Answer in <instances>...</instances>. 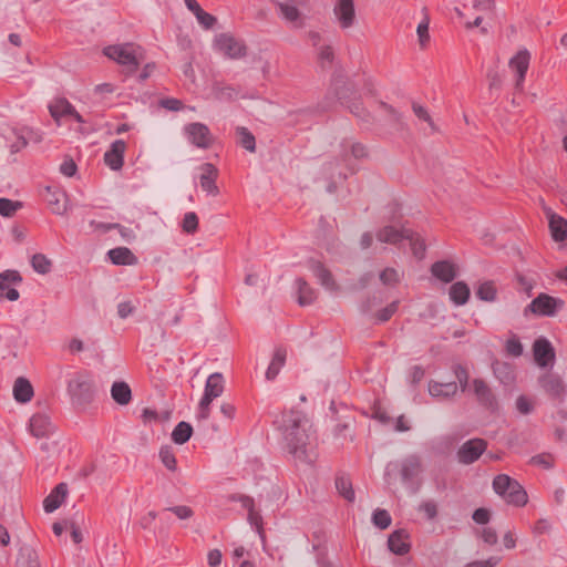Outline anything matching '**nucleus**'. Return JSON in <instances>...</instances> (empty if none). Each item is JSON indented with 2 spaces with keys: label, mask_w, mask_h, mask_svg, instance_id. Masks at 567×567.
Wrapping results in <instances>:
<instances>
[{
  "label": "nucleus",
  "mask_w": 567,
  "mask_h": 567,
  "mask_svg": "<svg viewBox=\"0 0 567 567\" xmlns=\"http://www.w3.org/2000/svg\"><path fill=\"white\" fill-rule=\"evenodd\" d=\"M280 427L289 454L301 462L311 461L309 447L311 446L312 424L307 415L298 410L284 412Z\"/></svg>",
  "instance_id": "obj_1"
},
{
  "label": "nucleus",
  "mask_w": 567,
  "mask_h": 567,
  "mask_svg": "<svg viewBox=\"0 0 567 567\" xmlns=\"http://www.w3.org/2000/svg\"><path fill=\"white\" fill-rule=\"evenodd\" d=\"M103 53L122 65L128 74L134 73L144 60L143 49L134 43L109 45L104 48Z\"/></svg>",
  "instance_id": "obj_2"
},
{
  "label": "nucleus",
  "mask_w": 567,
  "mask_h": 567,
  "mask_svg": "<svg viewBox=\"0 0 567 567\" xmlns=\"http://www.w3.org/2000/svg\"><path fill=\"white\" fill-rule=\"evenodd\" d=\"M493 489L509 505L523 507L528 502L525 488L507 474H498L494 477Z\"/></svg>",
  "instance_id": "obj_3"
},
{
  "label": "nucleus",
  "mask_w": 567,
  "mask_h": 567,
  "mask_svg": "<svg viewBox=\"0 0 567 567\" xmlns=\"http://www.w3.org/2000/svg\"><path fill=\"white\" fill-rule=\"evenodd\" d=\"M224 392V378L220 373L210 374L205 383L204 394L198 404L197 417L207 420L210 415L212 402Z\"/></svg>",
  "instance_id": "obj_4"
},
{
  "label": "nucleus",
  "mask_w": 567,
  "mask_h": 567,
  "mask_svg": "<svg viewBox=\"0 0 567 567\" xmlns=\"http://www.w3.org/2000/svg\"><path fill=\"white\" fill-rule=\"evenodd\" d=\"M68 393L73 403L78 405L89 404L94 398L93 381L86 373H76L68 382Z\"/></svg>",
  "instance_id": "obj_5"
},
{
  "label": "nucleus",
  "mask_w": 567,
  "mask_h": 567,
  "mask_svg": "<svg viewBox=\"0 0 567 567\" xmlns=\"http://www.w3.org/2000/svg\"><path fill=\"white\" fill-rule=\"evenodd\" d=\"M214 49L231 60L245 58L248 51L245 42L230 33H219L215 35Z\"/></svg>",
  "instance_id": "obj_6"
},
{
  "label": "nucleus",
  "mask_w": 567,
  "mask_h": 567,
  "mask_svg": "<svg viewBox=\"0 0 567 567\" xmlns=\"http://www.w3.org/2000/svg\"><path fill=\"white\" fill-rule=\"evenodd\" d=\"M563 306L561 299L542 292L526 307L525 313L529 311L540 317H554Z\"/></svg>",
  "instance_id": "obj_7"
},
{
  "label": "nucleus",
  "mask_w": 567,
  "mask_h": 567,
  "mask_svg": "<svg viewBox=\"0 0 567 567\" xmlns=\"http://www.w3.org/2000/svg\"><path fill=\"white\" fill-rule=\"evenodd\" d=\"M530 52L527 49H520L514 56L508 61V68L515 73V90L518 92L524 91V83L527 71L530 64Z\"/></svg>",
  "instance_id": "obj_8"
},
{
  "label": "nucleus",
  "mask_w": 567,
  "mask_h": 567,
  "mask_svg": "<svg viewBox=\"0 0 567 567\" xmlns=\"http://www.w3.org/2000/svg\"><path fill=\"white\" fill-rule=\"evenodd\" d=\"M184 133L190 144L198 148H209L214 143V137L207 125L195 122L185 125Z\"/></svg>",
  "instance_id": "obj_9"
},
{
  "label": "nucleus",
  "mask_w": 567,
  "mask_h": 567,
  "mask_svg": "<svg viewBox=\"0 0 567 567\" xmlns=\"http://www.w3.org/2000/svg\"><path fill=\"white\" fill-rule=\"evenodd\" d=\"M309 0L276 1L279 16L296 28L303 27V19L298 7H306Z\"/></svg>",
  "instance_id": "obj_10"
},
{
  "label": "nucleus",
  "mask_w": 567,
  "mask_h": 567,
  "mask_svg": "<svg viewBox=\"0 0 567 567\" xmlns=\"http://www.w3.org/2000/svg\"><path fill=\"white\" fill-rule=\"evenodd\" d=\"M539 386L542 390L551 399L561 402L566 394V385L563 379L551 372L544 373L538 379Z\"/></svg>",
  "instance_id": "obj_11"
},
{
  "label": "nucleus",
  "mask_w": 567,
  "mask_h": 567,
  "mask_svg": "<svg viewBox=\"0 0 567 567\" xmlns=\"http://www.w3.org/2000/svg\"><path fill=\"white\" fill-rule=\"evenodd\" d=\"M487 442L483 439H471L462 444L457 451V458L462 464H472L486 451Z\"/></svg>",
  "instance_id": "obj_12"
},
{
  "label": "nucleus",
  "mask_w": 567,
  "mask_h": 567,
  "mask_svg": "<svg viewBox=\"0 0 567 567\" xmlns=\"http://www.w3.org/2000/svg\"><path fill=\"white\" fill-rule=\"evenodd\" d=\"M333 16L342 30L350 29L355 22L354 0H337Z\"/></svg>",
  "instance_id": "obj_13"
},
{
  "label": "nucleus",
  "mask_w": 567,
  "mask_h": 567,
  "mask_svg": "<svg viewBox=\"0 0 567 567\" xmlns=\"http://www.w3.org/2000/svg\"><path fill=\"white\" fill-rule=\"evenodd\" d=\"M43 197L53 214H65L68 209V195L63 189L58 186H47Z\"/></svg>",
  "instance_id": "obj_14"
},
{
  "label": "nucleus",
  "mask_w": 567,
  "mask_h": 567,
  "mask_svg": "<svg viewBox=\"0 0 567 567\" xmlns=\"http://www.w3.org/2000/svg\"><path fill=\"white\" fill-rule=\"evenodd\" d=\"M473 393L477 402L491 411H495L498 406L495 394L483 379H474L472 381Z\"/></svg>",
  "instance_id": "obj_15"
},
{
  "label": "nucleus",
  "mask_w": 567,
  "mask_h": 567,
  "mask_svg": "<svg viewBox=\"0 0 567 567\" xmlns=\"http://www.w3.org/2000/svg\"><path fill=\"white\" fill-rule=\"evenodd\" d=\"M22 278L16 270H6L0 274V299H8L16 301L19 299V291L16 288H11L12 284L21 282Z\"/></svg>",
  "instance_id": "obj_16"
},
{
  "label": "nucleus",
  "mask_w": 567,
  "mask_h": 567,
  "mask_svg": "<svg viewBox=\"0 0 567 567\" xmlns=\"http://www.w3.org/2000/svg\"><path fill=\"white\" fill-rule=\"evenodd\" d=\"M199 171V185L202 189L209 195H218L219 189L216 185V181L218 178L217 167L212 163H204L200 165Z\"/></svg>",
  "instance_id": "obj_17"
},
{
  "label": "nucleus",
  "mask_w": 567,
  "mask_h": 567,
  "mask_svg": "<svg viewBox=\"0 0 567 567\" xmlns=\"http://www.w3.org/2000/svg\"><path fill=\"white\" fill-rule=\"evenodd\" d=\"M388 547L391 553L403 556L411 550L410 534L406 529H396L389 535Z\"/></svg>",
  "instance_id": "obj_18"
},
{
  "label": "nucleus",
  "mask_w": 567,
  "mask_h": 567,
  "mask_svg": "<svg viewBox=\"0 0 567 567\" xmlns=\"http://www.w3.org/2000/svg\"><path fill=\"white\" fill-rule=\"evenodd\" d=\"M126 143L123 140L114 141L104 154V163L112 171H120L124 164Z\"/></svg>",
  "instance_id": "obj_19"
},
{
  "label": "nucleus",
  "mask_w": 567,
  "mask_h": 567,
  "mask_svg": "<svg viewBox=\"0 0 567 567\" xmlns=\"http://www.w3.org/2000/svg\"><path fill=\"white\" fill-rule=\"evenodd\" d=\"M534 359L536 363L545 368L555 360V351L551 343L545 338H538L533 344Z\"/></svg>",
  "instance_id": "obj_20"
},
{
  "label": "nucleus",
  "mask_w": 567,
  "mask_h": 567,
  "mask_svg": "<svg viewBox=\"0 0 567 567\" xmlns=\"http://www.w3.org/2000/svg\"><path fill=\"white\" fill-rule=\"evenodd\" d=\"M429 393L431 396L440 400H447L453 398L458 390V385L456 382H437L431 380L429 382Z\"/></svg>",
  "instance_id": "obj_21"
},
{
  "label": "nucleus",
  "mask_w": 567,
  "mask_h": 567,
  "mask_svg": "<svg viewBox=\"0 0 567 567\" xmlns=\"http://www.w3.org/2000/svg\"><path fill=\"white\" fill-rule=\"evenodd\" d=\"M310 269L319 280L322 287L330 291H337L339 289L336 280L333 279L330 270L320 261L312 260L310 262Z\"/></svg>",
  "instance_id": "obj_22"
},
{
  "label": "nucleus",
  "mask_w": 567,
  "mask_h": 567,
  "mask_svg": "<svg viewBox=\"0 0 567 567\" xmlns=\"http://www.w3.org/2000/svg\"><path fill=\"white\" fill-rule=\"evenodd\" d=\"M68 495L66 483H59L43 501V508L47 513L58 509Z\"/></svg>",
  "instance_id": "obj_23"
},
{
  "label": "nucleus",
  "mask_w": 567,
  "mask_h": 567,
  "mask_svg": "<svg viewBox=\"0 0 567 567\" xmlns=\"http://www.w3.org/2000/svg\"><path fill=\"white\" fill-rule=\"evenodd\" d=\"M432 275L443 282H451L456 278L455 265L447 260L436 261L431 267Z\"/></svg>",
  "instance_id": "obj_24"
},
{
  "label": "nucleus",
  "mask_w": 567,
  "mask_h": 567,
  "mask_svg": "<svg viewBox=\"0 0 567 567\" xmlns=\"http://www.w3.org/2000/svg\"><path fill=\"white\" fill-rule=\"evenodd\" d=\"M422 470L421 460L416 455H410L401 463V477L403 482H410L420 474Z\"/></svg>",
  "instance_id": "obj_25"
},
{
  "label": "nucleus",
  "mask_w": 567,
  "mask_h": 567,
  "mask_svg": "<svg viewBox=\"0 0 567 567\" xmlns=\"http://www.w3.org/2000/svg\"><path fill=\"white\" fill-rule=\"evenodd\" d=\"M548 219L553 239L557 243L565 241L567 239V219L554 213L549 214Z\"/></svg>",
  "instance_id": "obj_26"
},
{
  "label": "nucleus",
  "mask_w": 567,
  "mask_h": 567,
  "mask_svg": "<svg viewBox=\"0 0 567 567\" xmlns=\"http://www.w3.org/2000/svg\"><path fill=\"white\" fill-rule=\"evenodd\" d=\"M34 391L31 382L19 377L13 384V396L17 402L27 403L33 398Z\"/></svg>",
  "instance_id": "obj_27"
},
{
  "label": "nucleus",
  "mask_w": 567,
  "mask_h": 567,
  "mask_svg": "<svg viewBox=\"0 0 567 567\" xmlns=\"http://www.w3.org/2000/svg\"><path fill=\"white\" fill-rule=\"evenodd\" d=\"M286 358H287V350L285 348L278 347L275 349L274 357H272L270 364L266 371L267 380L272 381L277 378L281 368L286 363Z\"/></svg>",
  "instance_id": "obj_28"
},
{
  "label": "nucleus",
  "mask_w": 567,
  "mask_h": 567,
  "mask_svg": "<svg viewBox=\"0 0 567 567\" xmlns=\"http://www.w3.org/2000/svg\"><path fill=\"white\" fill-rule=\"evenodd\" d=\"M29 426L33 436L44 437L51 431V421L49 416L38 413L30 419Z\"/></svg>",
  "instance_id": "obj_29"
},
{
  "label": "nucleus",
  "mask_w": 567,
  "mask_h": 567,
  "mask_svg": "<svg viewBox=\"0 0 567 567\" xmlns=\"http://www.w3.org/2000/svg\"><path fill=\"white\" fill-rule=\"evenodd\" d=\"M408 229H398L393 226H385L378 230L377 239L384 244L396 245L405 237Z\"/></svg>",
  "instance_id": "obj_30"
},
{
  "label": "nucleus",
  "mask_w": 567,
  "mask_h": 567,
  "mask_svg": "<svg viewBox=\"0 0 567 567\" xmlns=\"http://www.w3.org/2000/svg\"><path fill=\"white\" fill-rule=\"evenodd\" d=\"M110 260L114 265H134L137 261L135 255L127 247H116L107 252Z\"/></svg>",
  "instance_id": "obj_31"
},
{
  "label": "nucleus",
  "mask_w": 567,
  "mask_h": 567,
  "mask_svg": "<svg viewBox=\"0 0 567 567\" xmlns=\"http://www.w3.org/2000/svg\"><path fill=\"white\" fill-rule=\"evenodd\" d=\"M49 111L54 121L59 123L62 117L70 116L74 112V106L65 97H59L49 105Z\"/></svg>",
  "instance_id": "obj_32"
},
{
  "label": "nucleus",
  "mask_w": 567,
  "mask_h": 567,
  "mask_svg": "<svg viewBox=\"0 0 567 567\" xmlns=\"http://www.w3.org/2000/svg\"><path fill=\"white\" fill-rule=\"evenodd\" d=\"M111 396L120 405H127L132 400L130 385L124 381H115L111 386Z\"/></svg>",
  "instance_id": "obj_33"
},
{
  "label": "nucleus",
  "mask_w": 567,
  "mask_h": 567,
  "mask_svg": "<svg viewBox=\"0 0 567 567\" xmlns=\"http://www.w3.org/2000/svg\"><path fill=\"white\" fill-rule=\"evenodd\" d=\"M449 295L455 306H463L468 301L471 290L467 284L457 281L450 287Z\"/></svg>",
  "instance_id": "obj_34"
},
{
  "label": "nucleus",
  "mask_w": 567,
  "mask_h": 567,
  "mask_svg": "<svg viewBox=\"0 0 567 567\" xmlns=\"http://www.w3.org/2000/svg\"><path fill=\"white\" fill-rule=\"evenodd\" d=\"M296 286L298 289V303L300 306L303 307V306L311 305L316 300V298H317L316 290L313 288H311L305 279H302V278L296 279Z\"/></svg>",
  "instance_id": "obj_35"
},
{
  "label": "nucleus",
  "mask_w": 567,
  "mask_h": 567,
  "mask_svg": "<svg viewBox=\"0 0 567 567\" xmlns=\"http://www.w3.org/2000/svg\"><path fill=\"white\" fill-rule=\"evenodd\" d=\"M404 239L410 241V246L414 256L417 258H423L426 249L424 239L417 233H414L411 229L406 230Z\"/></svg>",
  "instance_id": "obj_36"
},
{
  "label": "nucleus",
  "mask_w": 567,
  "mask_h": 567,
  "mask_svg": "<svg viewBox=\"0 0 567 567\" xmlns=\"http://www.w3.org/2000/svg\"><path fill=\"white\" fill-rule=\"evenodd\" d=\"M193 434V427L189 423L179 422L172 432V440L176 444L186 443Z\"/></svg>",
  "instance_id": "obj_37"
},
{
  "label": "nucleus",
  "mask_w": 567,
  "mask_h": 567,
  "mask_svg": "<svg viewBox=\"0 0 567 567\" xmlns=\"http://www.w3.org/2000/svg\"><path fill=\"white\" fill-rule=\"evenodd\" d=\"M16 567H40L38 555L33 549H21L16 561Z\"/></svg>",
  "instance_id": "obj_38"
},
{
  "label": "nucleus",
  "mask_w": 567,
  "mask_h": 567,
  "mask_svg": "<svg viewBox=\"0 0 567 567\" xmlns=\"http://www.w3.org/2000/svg\"><path fill=\"white\" fill-rule=\"evenodd\" d=\"M476 296L483 301H495L497 297V288L494 281L488 280L481 284L476 290Z\"/></svg>",
  "instance_id": "obj_39"
},
{
  "label": "nucleus",
  "mask_w": 567,
  "mask_h": 567,
  "mask_svg": "<svg viewBox=\"0 0 567 567\" xmlns=\"http://www.w3.org/2000/svg\"><path fill=\"white\" fill-rule=\"evenodd\" d=\"M236 133L238 136L239 145L246 148L247 151L254 153L256 151V140L252 133L244 126L237 127Z\"/></svg>",
  "instance_id": "obj_40"
},
{
  "label": "nucleus",
  "mask_w": 567,
  "mask_h": 567,
  "mask_svg": "<svg viewBox=\"0 0 567 567\" xmlns=\"http://www.w3.org/2000/svg\"><path fill=\"white\" fill-rule=\"evenodd\" d=\"M336 488L338 493L348 502H353L355 494L352 488V483L348 477L338 476L336 478Z\"/></svg>",
  "instance_id": "obj_41"
},
{
  "label": "nucleus",
  "mask_w": 567,
  "mask_h": 567,
  "mask_svg": "<svg viewBox=\"0 0 567 567\" xmlns=\"http://www.w3.org/2000/svg\"><path fill=\"white\" fill-rule=\"evenodd\" d=\"M31 265L34 271L41 275L49 274L52 268L51 260L43 254H34L31 258Z\"/></svg>",
  "instance_id": "obj_42"
},
{
  "label": "nucleus",
  "mask_w": 567,
  "mask_h": 567,
  "mask_svg": "<svg viewBox=\"0 0 567 567\" xmlns=\"http://www.w3.org/2000/svg\"><path fill=\"white\" fill-rule=\"evenodd\" d=\"M159 458L164 466L174 472L177 468V461L173 449L169 445L162 446L159 450Z\"/></svg>",
  "instance_id": "obj_43"
},
{
  "label": "nucleus",
  "mask_w": 567,
  "mask_h": 567,
  "mask_svg": "<svg viewBox=\"0 0 567 567\" xmlns=\"http://www.w3.org/2000/svg\"><path fill=\"white\" fill-rule=\"evenodd\" d=\"M372 523L380 529H386L391 525L392 518L386 509L377 508L372 514Z\"/></svg>",
  "instance_id": "obj_44"
},
{
  "label": "nucleus",
  "mask_w": 567,
  "mask_h": 567,
  "mask_svg": "<svg viewBox=\"0 0 567 567\" xmlns=\"http://www.w3.org/2000/svg\"><path fill=\"white\" fill-rule=\"evenodd\" d=\"M530 464L539 466L544 470H550L555 466L556 458L551 453H540L530 458Z\"/></svg>",
  "instance_id": "obj_45"
},
{
  "label": "nucleus",
  "mask_w": 567,
  "mask_h": 567,
  "mask_svg": "<svg viewBox=\"0 0 567 567\" xmlns=\"http://www.w3.org/2000/svg\"><path fill=\"white\" fill-rule=\"evenodd\" d=\"M22 207V203L19 200H12L9 198H0V215L3 217H11Z\"/></svg>",
  "instance_id": "obj_46"
},
{
  "label": "nucleus",
  "mask_w": 567,
  "mask_h": 567,
  "mask_svg": "<svg viewBox=\"0 0 567 567\" xmlns=\"http://www.w3.org/2000/svg\"><path fill=\"white\" fill-rule=\"evenodd\" d=\"M198 23L205 29V30H210L215 27V24L217 23V18L208 12H206L205 10H203V8L198 9L196 12L193 13Z\"/></svg>",
  "instance_id": "obj_47"
},
{
  "label": "nucleus",
  "mask_w": 567,
  "mask_h": 567,
  "mask_svg": "<svg viewBox=\"0 0 567 567\" xmlns=\"http://www.w3.org/2000/svg\"><path fill=\"white\" fill-rule=\"evenodd\" d=\"M429 24H430V19L425 14L423 20L419 23L417 29H416L419 43L422 49L426 48V45L430 42Z\"/></svg>",
  "instance_id": "obj_48"
},
{
  "label": "nucleus",
  "mask_w": 567,
  "mask_h": 567,
  "mask_svg": "<svg viewBox=\"0 0 567 567\" xmlns=\"http://www.w3.org/2000/svg\"><path fill=\"white\" fill-rule=\"evenodd\" d=\"M399 309V300L392 301L390 305L384 307L383 309L379 310L375 313V319L378 322H386L389 321L392 316L398 311Z\"/></svg>",
  "instance_id": "obj_49"
},
{
  "label": "nucleus",
  "mask_w": 567,
  "mask_h": 567,
  "mask_svg": "<svg viewBox=\"0 0 567 567\" xmlns=\"http://www.w3.org/2000/svg\"><path fill=\"white\" fill-rule=\"evenodd\" d=\"M182 228L187 234H194L196 233L198 228V217L196 213L188 212L184 215L183 221H182Z\"/></svg>",
  "instance_id": "obj_50"
},
{
  "label": "nucleus",
  "mask_w": 567,
  "mask_h": 567,
  "mask_svg": "<svg viewBox=\"0 0 567 567\" xmlns=\"http://www.w3.org/2000/svg\"><path fill=\"white\" fill-rule=\"evenodd\" d=\"M453 371H454V374L458 381V386L460 389L464 392L466 391V389L468 388V380H470V375H468V371L465 367L461 365V364H455L453 367Z\"/></svg>",
  "instance_id": "obj_51"
},
{
  "label": "nucleus",
  "mask_w": 567,
  "mask_h": 567,
  "mask_svg": "<svg viewBox=\"0 0 567 567\" xmlns=\"http://www.w3.org/2000/svg\"><path fill=\"white\" fill-rule=\"evenodd\" d=\"M534 408L535 404L530 398L526 395H519L516 399V409L520 414L527 415L534 411Z\"/></svg>",
  "instance_id": "obj_52"
},
{
  "label": "nucleus",
  "mask_w": 567,
  "mask_h": 567,
  "mask_svg": "<svg viewBox=\"0 0 567 567\" xmlns=\"http://www.w3.org/2000/svg\"><path fill=\"white\" fill-rule=\"evenodd\" d=\"M165 511L172 512L179 519H189L194 516V511L186 505L168 507Z\"/></svg>",
  "instance_id": "obj_53"
},
{
  "label": "nucleus",
  "mask_w": 567,
  "mask_h": 567,
  "mask_svg": "<svg viewBox=\"0 0 567 567\" xmlns=\"http://www.w3.org/2000/svg\"><path fill=\"white\" fill-rule=\"evenodd\" d=\"M419 511L424 513L429 520H432L437 516V505L434 501H425L421 503Z\"/></svg>",
  "instance_id": "obj_54"
},
{
  "label": "nucleus",
  "mask_w": 567,
  "mask_h": 567,
  "mask_svg": "<svg viewBox=\"0 0 567 567\" xmlns=\"http://www.w3.org/2000/svg\"><path fill=\"white\" fill-rule=\"evenodd\" d=\"M380 280L384 285H393L399 281V274L394 268H385L380 274Z\"/></svg>",
  "instance_id": "obj_55"
},
{
  "label": "nucleus",
  "mask_w": 567,
  "mask_h": 567,
  "mask_svg": "<svg viewBox=\"0 0 567 567\" xmlns=\"http://www.w3.org/2000/svg\"><path fill=\"white\" fill-rule=\"evenodd\" d=\"M318 56L321 65L324 66L332 63L334 53L330 45H324L320 49Z\"/></svg>",
  "instance_id": "obj_56"
},
{
  "label": "nucleus",
  "mask_w": 567,
  "mask_h": 567,
  "mask_svg": "<svg viewBox=\"0 0 567 567\" xmlns=\"http://www.w3.org/2000/svg\"><path fill=\"white\" fill-rule=\"evenodd\" d=\"M506 351L514 357H519L523 353V346L518 339H509L506 342Z\"/></svg>",
  "instance_id": "obj_57"
},
{
  "label": "nucleus",
  "mask_w": 567,
  "mask_h": 567,
  "mask_svg": "<svg viewBox=\"0 0 567 567\" xmlns=\"http://www.w3.org/2000/svg\"><path fill=\"white\" fill-rule=\"evenodd\" d=\"M78 171V167H76V164L74 163L73 159L69 158V159H65L61 166H60V172L64 175V176H68V177H72L75 175Z\"/></svg>",
  "instance_id": "obj_58"
},
{
  "label": "nucleus",
  "mask_w": 567,
  "mask_h": 567,
  "mask_svg": "<svg viewBox=\"0 0 567 567\" xmlns=\"http://www.w3.org/2000/svg\"><path fill=\"white\" fill-rule=\"evenodd\" d=\"M472 518L475 523L485 525L489 522L491 514L486 508H477L474 511Z\"/></svg>",
  "instance_id": "obj_59"
},
{
  "label": "nucleus",
  "mask_w": 567,
  "mask_h": 567,
  "mask_svg": "<svg viewBox=\"0 0 567 567\" xmlns=\"http://www.w3.org/2000/svg\"><path fill=\"white\" fill-rule=\"evenodd\" d=\"M481 537L487 545H495L498 540L496 530L492 527L483 528Z\"/></svg>",
  "instance_id": "obj_60"
},
{
  "label": "nucleus",
  "mask_w": 567,
  "mask_h": 567,
  "mask_svg": "<svg viewBox=\"0 0 567 567\" xmlns=\"http://www.w3.org/2000/svg\"><path fill=\"white\" fill-rule=\"evenodd\" d=\"M349 147H350V151H351V155L355 159H362V158H365L368 156L367 148L361 143H351V144H349Z\"/></svg>",
  "instance_id": "obj_61"
},
{
  "label": "nucleus",
  "mask_w": 567,
  "mask_h": 567,
  "mask_svg": "<svg viewBox=\"0 0 567 567\" xmlns=\"http://www.w3.org/2000/svg\"><path fill=\"white\" fill-rule=\"evenodd\" d=\"M233 501L239 502L241 506L247 509V512H251L255 509V501L252 497L247 495H235L231 497Z\"/></svg>",
  "instance_id": "obj_62"
},
{
  "label": "nucleus",
  "mask_w": 567,
  "mask_h": 567,
  "mask_svg": "<svg viewBox=\"0 0 567 567\" xmlns=\"http://www.w3.org/2000/svg\"><path fill=\"white\" fill-rule=\"evenodd\" d=\"M135 310V307L131 301H123L117 305V315L120 318L125 319L130 315H132Z\"/></svg>",
  "instance_id": "obj_63"
},
{
  "label": "nucleus",
  "mask_w": 567,
  "mask_h": 567,
  "mask_svg": "<svg viewBox=\"0 0 567 567\" xmlns=\"http://www.w3.org/2000/svg\"><path fill=\"white\" fill-rule=\"evenodd\" d=\"M499 557H489L486 560H474L465 565V567H495L499 563Z\"/></svg>",
  "instance_id": "obj_64"
}]
</instances>
